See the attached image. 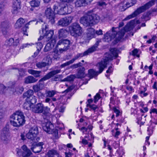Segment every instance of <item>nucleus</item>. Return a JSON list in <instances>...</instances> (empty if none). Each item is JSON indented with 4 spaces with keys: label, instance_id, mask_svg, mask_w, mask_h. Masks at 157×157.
Returning a JSON list of instances; mask_svg holds the SVG:
<instances>
[{
    "label": "nucleus",
    "instance_id": "obj_1",
    "mask_svg": "<svg viewBox=\"0 0 157 157\" xmlns=\"http://www.w3.org/2000/svg\"><path fill=\"white\" fill-rule=\"evenodd\" d=\"M118 56V51L116 48L110 50V53H106L104 55V58L98 63L97 66L99 69V71H96L93 69H90L88 71V74L90 78H92L101 73L104 69L107 67L108 62L112 60L113 57L117 58Z\"/></svg>",
    "mask_w": 157,
    "mask_h": 157
},
{
    "label": "nucleus",
    "instance_id": "obj_2",
    "mask_svg": "<svg viewBox=\"0 0 157 157\" xmlns=\"http://www.w3.org/2000/svg\"><path fill=\"white\" fill-rule=\"evenodd\" d=\"M10 123L14 127H19L23 125L25 123V116L21 111H18L10 117Z\"/></svg>",
    "mask_w": 157,
    "mask_h": 157
},
{
    "label": "nucleus",
    "instance_id": "obj_3",
    "mask_svg": "<svg viewBox=\"0 0 157 157\" xmlns=\"http://www.w3.org/2000/svg\"><path fill=\"white\" fill-rule=\"evenodd\" d=\"M90 12H88L86 16L82 17L80 19V23L84 26H91L97 23L99 21V16L94 13L90 14Z\"/></svg>",
    "mask_w": 157,
    "mask_h": 157
},
{
    "label": "nucleus",
    "instance_id": "obj_4",
    "mask_svg": "<svg viewBox=\"0 0 157 157\" xmlns=\"http://www.w3.org/2000/svg\"><path fill=\"white\" fill-rule=\"evenodd\" d=\"M61 72L60 69H57L52 71L48 73L39 80V82L38 83L33 86V89L34 92H37L43 89V85L40 82L48 80L56 75L60 73Z\"/></svg>",
    "mask_w": 157,
    "mask_h": 157
},
{
    "label": "nucleus",
    "instance_id": "obj_5",
    "mask_svg": "<svg viewBox=\"0 0 157 157\" xmlns=\"http://www.w3.org/2000/svg\"><path fill=\"white\" fill-rule=\"evenodd\" d=\"M43 36H40V38L38 39V40H41L43 38L46 41H51V40L55 39L56 42L57 37L54 36V33L53 30H48V26L47 25H44V28L42 29Z\"/></svg>",
    "mask_w": 157,
    "mask_h": 157
},
{
    "label": "nucleus",
    "instance_id": "obj_6",
    "mask_svg": "<svg viewBox=\"0 0 157 157\" xmlns=\"http://www.w3.org/2000/svg\"><path fill=\"white\" fill-rule=\"evenodd\" d=\"M154 4V1L151 0L146 3L143 6L138 8L132 14L128 16L124 19V20L130 19L133 18L139 14L144 12L146 10L149 8L150 7Z\"/></svg>",
    "mask_w": 157,
    "mask_h": 157
},
{
    "label": "nucleus",
    "instance_id": "obj_7",
    "mask_svg": "<svg viewBox=\"0 0 157 157\" xmlns=\"http://www.w3.org/2000/svg\"><path fill=\"white\" fill-rule=\"evenodd\" d=\"M71 42L70 40L67 39L59 40L56 46V47L59 49L60 52L66 51L70 48Z\"/></svg>",
    "mask_w": 157,
    "mask_h": 157
},
{
    "label": "nucleus",
    "instance_id": "obj_8",
    "mask_svg": "<svg viewBox=\"0 0 157 157\" xmlns=\"http://www.w3.org/2000/svg\"><path fill=\"white\" fill-rule=\"evenodd\" d=\"M70 32L72 36L76 38L81 36L83 33L82 28L77 23H73L70 27Z\"/></svg>",
    "mask_w": 157,
    "mask_h": 157
},
{
    "label": "nucleus",
    "instance_id": "obj_9",
    "mask_svg": "<svg viewBox=\"0 0 157 157\" xmlns=\"http://www.w3.org/2000/svg\"><path fill=\"white\" fill-rule=\"evenodd\" d=\"M117 28L112 27V30L109 31L104 35V40L105 41L109 42L110 41L116 37V39L117 41H119L121 39H118L117 35V30L115 29H117Z\"/></svg>",
    "mask_w": 157,
    "mask_h": 157
},
{
    "label": "nucleus",
    "instance_id": "obj_10",
    "mask_svg": "<svg viewBox=\"0 0 157 157\" xmlns=\"http://www.w3.org/2000/svg\"><path fill=\"white\" fill-rule=\"evenodd\" d=\"M45 15L46 17L50 20L52 24L55 23V13L51 8H48L45 11Z\"/></svg>",
    "mask_w": 157,
    "mask_h": 157
},
{
    "label": "nucleus",
    "instance_id": "obj_11",
    "mask_svg": "<svg viewBox=\"0 0 157 157\" xmlns=\"http://www.w3.org/2000/svg\"><path fill=\"white\" fill-rule=\"evenodd\" d=\"M73 19V17L71 16L62 18L58 21V25L62 27H66L71 23Z\"/></svg>",
    "mask_w": 157,
    "mask_h": 157
},
{
    "label": "nucleus",
    "instance_id": "obj_12",
    "mask_svg": "<svg viewBox=\"0 0 157 157\" xmlns=\"http://www.w3.org/2000/svg\"><path fill=\"white\" fill-rule=\"evenodd\" d=\"M19 44V39L14 40L13 38H10L6 41L5 45L8 47H16Z\"/></svg>",
    "mask_w": 157,
    "mask_h": 157
},
{
    "label": "nucleus",
    "instance_id": "obj_13",
    "mask_svg": "<svg viewBox=\"0 0 157 157\" xmlns=\"http://www.w3.org/2000/svg\"><path fill=\"white\" fill-rule=\"evenodd\" d=\"M130 30L131 27L130 24L128 23L123 29L117 33V36L118 39H122L124 36L125 33L129 31Z\"/></svg>",
    "mask_w": 157,
    "mask_h": 157
},
{
    "label": "nucleus",
    "instance_id": "obj_14",
    "mask_svg": "<svg viewBox=\"0 0 157 157\" xmlns=\"http://www.w3.org/2000/svg\"><path fill=\"white\" fill-rule=\"evenodd\" d=\"M20 0H14L13 3V10L12 13L14 14H17L21 8Z\"/></svg>",
    "mask_w": 157,
    "mask_h": 157
},
{
    "label": "nucleus",
    "instance_id": "obj_15",
    "mask_svg": "<svg viewBox=\"0 0 157 157\" xmlns=\"http://www.w3.org/2000/svg\"><path fill=\"white\" fill-rule=\"evenodd\" d=\"M11 139L10 134L1 133L0 140L3 144H6L9 143Z\"/></svg>",
    "mask_w": 157,
    "mask_h": 157
},
{
    "label": "nucleus",
    "instance_id": "obj_16",
    "mask_svg": "<svg viewBox=\"0 0 157 157\" xmlns=\"http://www.w3.org/2000/svg\"><path fill=\"white\" fill-rule=\"evenodd\" d=\"M44 109L43 105L42 103H38L32 107V110L36 113H40L43 112Z\"/></svg>",
    "mask_w": 157,
    "mask_h": 157
},
{
    "label": "nucleus",
    "instance_id": "obj_17",
    "mask_svg": "<svg viewBox=\"0 0 157 157\" xmlns=\"http://www.w3.org/2000/svg\"><path fill=\"white\" fill-rule=\"evenodd\" d=\"M21 148V153L22 157H29L32 155V152L30 150L28 149L25 145H23Z\"/></svg>",
    "mask_w": 157,
    "mask_h": 157
},
{
    "label": "nucleus",
    "instance_id": "obj_18",
    "mask_svg": "<svg viewBox=\"0 0 157 157\" xmlns=\"http://www.w3.org/2000/svg\"><path fill=\"white\" fill-rule=\"evenodd\" d=\"M43 142H39L33 144V147L31 148V150L35 153H38L41 151L42 148Z\"/></svg>",
    "mask_w": 157,
    "mask_h": 157
},
{
    "label": "nucleus",
    "instance_id": "obj_19",
    "mask_svg": "<svg viewBox=\"0 0 157 157\" xmlns=\"http://www.w3.org/2000/svg\"><path fill=\"white\" fill-rule=\"evenodd\" d=\"M1 28L3 34L6 35L7 34L9 31L10 25L7 22L4 21L2 22L1 23Z\"/></svg>",
    "mask_w": 157,
    "mask_h": 157
},
{
    "label": "nucleus",
    "instance_id": "obj_20",
    "mask_svg": "<svg viewBox=\"0 0 157 157\" xmlns=\"http://www.w3.org/2000/svg\"><path fill=\"white\" fill-rule=\"evenodd\" d=\"M42 116L44 120H47V121L49 120V117L51 115L50 108L48 106L44 107L43 112Z\"/></svg>",
    "mask_w": 157,
    "mask_h": 157
},
{
    "label": "nucleus",
    "instance_id": "obj_21",
    "mask_svg": "<svg viewBox=\"0 0 157 157\" xmlns=\"http://www.w3.org/2000/svg\"><path fill=\"white\" fill-rule=\"evenodd\" d=\"M56 42L55 39H53L51 41H49L46 45L44 51V52H47L50 51L54 47Z\"/></svg>",
    "mask_w": 157,
    "mask_h": 157
},
{
    "label": "nucleus",
    "instance_id": "obj_22",
    "mask_svg": "<svg viewBox=\"0 0 157 157\" xmlns=\"http://www.w3.org/2000/svg\"><path fill=\"white\" fill-rule=\"evenodd\" d=\"M6 110L3 102H0V124L3 118Z\"/></svg>",
    "mask_w": 157,
    "mask_h": 157
},
{
    "label": "nucleus",
    "instance_id": "obj_23",
    "mask_svg": "<svg viewBox=\"0 0 157 157\" xmlns=\"http://www.w3.org/2000/svg\"><path fill=\"white\" fill-rule=\"evenodd\" d=\"M92 0H76L75 2V6L80 7L84 5L90 3Z\"/></svg>",
    "mask_w": 157,
    "mask_h": 157
},
{
    "label": "nucleus",
    "instance_id": "obj_24",
    "mask_svg": "<svg viewBox=\"0 0 157 157\" xmlns=\"http://www.w3.org/2000/svg\"><path fill=\"white\" fill-rule=\"evenodd\" d=\"M87 37L89 40L94 38L95 36V30L93 28H90L87 30Z\"/></svg>",
    "mask_w": 157,
    "mask_h": 157
},
{
    "label": "nucleus",
    "instance_id": "obj_25",
    "mask_svg": "<svg viewBox=\"0 0 157 157\" xmlns=\"http://www.w3.org/2000/svg\"><path fill=\"white\" fill-rule=\"evenodd\" d=\"M58 35L59 38H65L68 35V32L67 30L64 29H61L58 30Z\"/></svg>",
    "mask_w": 157,
    "mask_h": 157
},
{
    "label": "nucleus",
    "instance_id": "obj_26",
    "mask_svg": "<svg viewBox=\"0 0 157 157\" xmlns=\"http://www.w3.org/2000/svg\"><path fill=\"white\" fill-rule=\"evenodd\" d=\"M85 68L84 67H82L78 69V73L76 77L78 78H83L85 76V74L84 72Z\"/></svg>",
    "mask_w": 157,
    "mask_h": 157
},
{
    "label": "nucleus",
    "instance_id": "obj_27",
    "mask_svg": "<svg viewBox=\"0 0 157 157\" xmlns=\"http://www.w3.org/2000/svg\"><path fill=\"white\" fill-rule=\"evenodd\" d=\"M91 53L90 50L88 49L87 50L85 51L83 53H79L77 55L74 57L72 59L73 60L74 62L79 57H82L85 56H86L90 54Z\"/></svg>",
    "mask_w": 157,
    "mask_h": 157
},
{
    "label": "nucleus",
    "instance_id": "obj_28",
    "mask_svg": "<svg viewBox=\"0 0 157 157\" xmlns=\"http://www.w3.org/2000/svg\"><path fill=\"white\" fill-rule=\"evenodd\" d=\"M34 94L33 91L32 90H29L26 92H25L23 94V97L24 98H26L25 100L28 98H30L33 96Z\"/></svg>",
    "mask_w": 157,
    "mask_h": 157
},
{
    "label": "nucleus",
    "instance_id": "obj_29",
    "mask_svg": "<svg viewBox=\"0 0 157 157\" xmlns=\"http://www.w3.org/2000/svg\"><path fill=\"white\" fill-rule=\"evenodd\" d=\"M37 79L33 77L29 76L25 78V82L26 84H29L35 82L37 81Z\"/></svg>",
    "mask_w": 157,
    "mask_h": 157
},
{
    "label": "nucleus",
    "instance_id": "obj_30",
    "mask_svg": "<svg viewBox=\"0 0 157 157\" xmlns=\"http://www.w3.org/2000/svg\"><path fill=\"white\" fill-rule=\"evenodd\" d=\"M25 20L22 18H20L17 21L15 27L17 28H20L24 25Z\"/></svg>",
    "mask_w": 157,
    "mask_h": 157
},
{
    "label": "nucleus",
    "instance_id": "obj_31",
    "mask_svg": "<svg viewBox=\"0 0 157 157\" xmlns=\"http://www.w3.org/2000/svg\"><path fill=\"white\" fill-rule=\"evenodd\" d=\"M58 99H56L55 98L52 97L51 98H46L44 100V102L48 103L49 105L51 104V105L53 107H55L54 103L52 102L53 101H58Z\"/></svg>",
    "mask_w": 157,
    "mask_h": 157
},
{
    "label": "nucleus",
    "instance_id": "obj_32",
    "mask_svg": "<svg viewBox=\"0 0 157 157\" xmlns=\"http://www.w3.org/2000/svg\"><path fill=\"white\" fill-rule=\"evenodd\" d=\"M28 72L29 74L33 75L35 77H38L40 76V74L41 73V71L29 69L28 70Z\"/></svg>",
    "mask_w": 157,
    "mask_h": 157
},
{
    "label": "nucleus",
    "instance_id": "obj_33",
    "mask_svg": "<svg viewBox=\"0 0 157 157\" xmlns=\"http://www.w3.org/2000/svg\"><path fill=\"white\" fill-rule=\"evenodd\" d=\"M56 93V91L55 90H46L45 94L47 98H50L53 97Z\"/></svg>",
    "mask_w": 157,
    "mask_h": 157
},
{
    "label": "nucleus",
    "instance_id": "obj_34",
    "mask_svg": "<svg viewBox=\"0 0 157 157\" xmlns=\"http://www.w3.org/2000/svg\"><path fill=\"white\" fill-rule=\"evenodd\" d=\"M157 124V123L152 122L151 121H150L149 124H148L149 127L147 129V131L150 132L149 134L151 135L152 134V130Z\"/></svg>",
    "mask_w": 157,
    "mask_h": 157
},
{
    "label": "nucleus",
    "instance_id": "obj_35",
    "mask_svg": "<svg viewBox=\"0 0 157 157\" xmlns=\"http://www.w3.org/2000/svg\"><path fill=\"white\" fill-rule=\"evenodd\" d=\"M51 54L50 52L43 59L44 62L46 63L47 66L49 65L52 63V60L51 57L50 56Z\"/></svg>",
    "mask_w": 157,
    "mask_h": 157
},
{
    "label": "nucleus",
    "instance_id": "obj_36",
    "mask_svg": "<svg viewBox=\"0 0 157 157\" xmlns=\"http://www.w3.org/2000/svg\"><path fill=\"white\" fill-rule=\"evenodd\" d=\"M24 88L22 86L18 85L16 87L15 90H13V93H16L17 94L20 93L24 91Z\"/></svg>",
    "mask_w": 157,
    "mask_h": 157
},
{
    "label": "nucleus",
    "instance_id": "obj_37",
    "mask_svg": "<svg viewBox=\"0 0 157 157\" xmlns=\"http://www.w3.org/2000/svg\"><path fill=\"white\" fill-rule=\"evenodd\" d=\"M60 7V6L59 4L58 3H56L54 5L53 9L54 10V11L56 12L57 13L61 15H63L64 14V13H63V12H61L60 11H58V9H59V8Z\"/></svg>",
    "mask_w": 157,
    "mask_h": 157
},
{
    "label": "nucleus",
    "instance_id": "obj_38",
    "mask_svg": "<svg viewBox=\"0 0 157 157\" xmlns=\"http://www.w3.org/2000/svg\"><path fill=\"white\" fill-rule=\"evenodd\" d=\"M100 42V41H97L96 42L95 44L94 45L88 48L91 53L94 52L97 50V48L99 45Z\"/></svg>",
    "mask_w": 157,
    "mask_h": 157
},
{
    "label": "nucleus",
    "instance_id": "obj_39",
    "mask_svg": "<svg viewBox=\"0 0 157 157\" xmlns=\"http://www.w3.org/2000/svg\"><path fill=\"white\" fill-rule=\"evenodd\" d=\"M126 5L127 7L133 6L136 3V0H125Z\"/></svg>",
    "mask_w": 157,
    "mask_h": 157
},
{
    "label": "nucleus",
    "instance_id": "obj_40",
    "mask_svg": "<svg viewBox=\"0 0 157 157\" xmlns=\"http://www.w3.org/2000/svg\"><path fill=\"white\" fill-rule=\"evenodd\" d=\"M30 3L32 7H38L40 5V0H32L30 2Z\"/></svg>",
    "mask_w": 157,
    "mask_h": 157
},
{
    "label": "nucleus",
    "instance_id": "obj_41",
    "mask_svg": "<svg viewBox=\"0 0 157 157\" xmlns=\"http://www.w3.org/2000/svg\"><path fill=\"white\" fill-rule=\"evenodd\" d=\"M29 131L31 133L33 134L34 136H36L38 134V131L37 127L34 126L31 128L29 130Z\"/></svg>",
    "mask_w": 157,
    "mask_h": 157
},
{
    "label": "nucleus",
    "instance_id": "obj_42",
    "mask_svg": "<svg viewBox=\"0 0 157 157\" xmlns=\"http://www.w3.org/2000/svg\"><path fill=\"white\" fill-rule=\"evenodd\" d=\"M26 101L29 102L32 104H33L36 102L37 99L35 96H33L30 98H28L26 99Z\"/></svg>",
    "mask_w": 157,
    "mask_h": 157
},
{
    "label": "nucleus",
    "instance_id": "obj_43",
    "mask_svg": "<svg viewBox=\"0 0 157 157\" xmlns=\"http://www.w3.org/2000/svg\"><path fill=\"white\" fill-rule=\"evenodd\" d=\"M36 66L39 69H41L42 68L45 67L47 65L44 61L39 62L36 63Z\"/></svg>",
    "mask_w": 157,
    "mask_h": 157
},
{
    "label": "nucleus",
    "instance_id": "obj_44",
    "mask_svg": "<svg viewBox=\"0 0 157 157\" xmlns=\"http://www.w3.org/2000/svg\"><path fill=\"white\" fill-rule=\"evenodd\" d=\"M49 120L47 121V120H46V121H45V122L46 123V124L45 126H44L43 127L44 130L47 132H49L51 130L49 126L50 122H49Z\"/></svg>",
    "mask_w": 157,
    "mask_h": 157
},
{
    "label": "nucleus",
    "instance_id": "obj_45",
    "mask_svg": "<svg viewBox=\"0 0 157 157\" xmlns=\"http://www.w3.org/2000/svg\"><path fill=\"white\" fill-rule=\"evenodd\" d=\"M57 151L54 149H52L48 151V155L54 156V155H58Z\"/></svg>",
    "mask_w": 157,
    "mask_h": 157
},
{
    "label": "nucleus",
    "instance_id": "obj_46",
    "mask_svg": "<svg viewBox=\"0 0 157 157\" xmlns=\"http://www.w3.org/2000/svg\"><path fill=\"white\" fill-rule=\"evenodd\" d=\"M75 76L74 75H71L67 77V78L63 79V81H65L71 82L73 81L75 78Z\"/></svg>",
    "mask_w": 157,
    "mask_h": 157
},
{
    "label": "nucleus",
    "instance_id": "obj_47",
    "mask_svg": "<svg viewBox=\"0 0 157 157\" xmlns=\"http://www.w3.org/2000/svg\"><path fill=\"white\" fill-rule=\"evenodd\" d=\"M26 137L29 139H30L31 140H33L36 137V136H34L33 134L31 133L29 131L26 135Z\"/></svg>",
    "mask_w": 157,
    "mask_h": 157
},
{
    "label": "nucleus",
    "instance_id": "obj_48",
    "mask_svg": "<svg viewBox=\"0 0 157 157\" xmlns=\"http://www.w3.org/2000/svg\"><path fill=\"white\" fill-rule=\"evenodd\" d=\"M19 74V77L18 79H20V77L24 76L25 75V71L23 69L21 68L18 69Z\"/></svg>",
    "mask_w": 157,
    "mask_h": 157
},
{
    "label": "nucleus",
    "instance_id": "obj_49",
    "mask_svg": "<svg viewBox=\"0 0 157 157\" xmlns=\"http://www.w3.org/2000/svg\"><path fill=\"white\" fill-rule=\"evenodd\" d=\"M74 62L73 60L72 59L71 60L64 63H63L60 66V67L61 68L64 67H65L68 66L71 64H72Z\"/></svg>",
    "mask_w": 157,
    "mask_h": 157
},
{
    "label": "nucleus",
    "instance_id": "obj_50",
    "mask_svg": "<svg viewBox=\"0 0 157 157\" xmlns=\"http://www.w3.org/2000/svg\"><path fill=\"white\" fill-rule=\"evenodd\" d=\"M6 88V87L3 84L0 83V94H4L5 93V89Z\"/></svg>",
    "mask_w": 157,
    "mask_h": 157
},
{
    "label": "nucleus",
    "instance_id": "obj_51",
    "mask_svg": "<svg viewBox=\"0 0 157 157\" xmlns=\"http://www.w3.org/2000/svg\"><path fill=\"white\" fill-rule=\"evenodd\" d=\"M31 106V104L29 102H27L24 103L23 108L24 109L29 110L32 108Z\"/></svg>",
    "mask_w": 157,
    "mask_h": 157
},
{
    "label": "nucleus",
    "instance_id": "obj_52",
    "mask_svg": "<svg viewBox=\"0 0 157 157\" xmlns=\"http://www.w3.org/2000/svg\"><path fill=\"white\" fill-rule=\"evenodd\" d=\"M29 22L27 23L25 25L24 27L22 28V30L23 32V34L24 35H25L28 36V34L27 33L26 31L27 29H28V25L29 24Z\"/></svg>",
    "mask_w": 157,
    "mask_h": 157
},
{
    "label": "nucleus",
    "instance_id": "obj_53",
    "mask_svg": "<svg viewBox=\"0 0 157 157\" xmlns=\"http://www.w3.org/2000/svg\"><path fill=\"white\" fill-rule=\"evenodd\" d=\"M65 108V106H64L63 105H62L60 106L59 108H58V106L57 105L55 108V110H56L58 109L59 112L63 113L64 111Z\"/></svg>",
    "mask_w": 157,
    "mask_h": 157
},
{
    "label": "nucleus",
    "instance_id": "obj_54",
    "mask_svg": "<svg viewBox=\"0 0 157 157\" xmlns=\"http://www.w3.org/2000/svg\"><path fill=\"white\" fill-rule=\"evenodd\" d=\"M144 20L147 21L150 19V18L149 16L148 13H144L141 17Z\"/></svg>",
    "mask_w": 157,
    "mask_h": 157
},
{
    "label": "nucleus",
    "instance_id": "obj_55",
    "mask_svg": "<svg viewBox=\"0 0 157 157\" xmlns=\"http://www.w3.org/2000/svg\"><path fill=\"white\" fill-rule=\"evenodd\" d=\"M138 53V50L136 49H135L132 51V52H130V55H132L133 56H136L137 57H139L140 55L137 54Z\"/></svg>",
    "mask_w": 157,
    "mask_h": 157
},
{
    "label": "nucleus",
    "instance_id": "obj_56",
    "mask_svg": "<svg viewBox=\"0 0 157 157\" xmlns=\"http://www.w3.org/2000/svg\"><path fill=\"white\" fill-rule=\"evenodd\" d=\"M87 106L89 107L91 109L93 110L94 111L97 109H98V106L94 104H87Z\"/></svg>",
    "mask_w": 157,
    "mask_h": 157
},
{
    "label": "nucleus",
    "instance_id": "obj_57",
    "mask_svg": "<svg viewBox=\"0 0 157 157\" xmlns=\"http://www.w3.org/2000/svg\"><path fill=\"white\" fill-rule=\"evenodd\" d=\"M10 134L9 130V128L7 127H4L1 131V133Z\"/></svg>",
    "mask_w": 157,
    "mask_h": 157
},
{
    "label": "nucleus",
    "instance_id": "obj_58",
    "mask_svg": "<svg viewBox=\"0 0 157 157\" xmlns=\"http://www.w3.org/2000/svg\"><path fill=\"white\" fill-rule=\"evenodd\" d=\"M16 84L15 82H10L7 83V87L8 88H13L14 87Z\"/></svg>",
    "mask_w": 157,
    "mask_h": 157
},
{
    "label": "nucleus",
    "instance_id": "obj_59",
    "mask_svg": "<svg viewBox=\"0 0 157 157\" xmlns=\"http://www.w3.org/2000/svg\"><path fill=\"white\" fill-rule=\"evenodd\" d=\"M82 65V63L80 62H79L78 63L73 64V65L71 66L70 67L71 68L73 69L78 68L79 67H81Z\"/></svg>",
    "mask_w": 157,
    "mask_h": 157
},
{
    "label": "nucleus",
    "instance_id": "obj_60",
    "mask_svg": "<svg viewBox=\"0 0 157 157\" xmlns=\"http://www.w3.org/2000/svg\"><path fill=\"white\" fill-rule=\"evenodd\" d=\"M36 44V48L37 49L38 51V52H39L40 51L41 48L43 47V44L41 42H39L37 43Z\"/></svg>",
    "mask_w": 157,
    "mask_h": 157
},
{
    "label": "nucleus",
    "instance_id": "obj_61",
    "mask_svg": "<svg viewBox=\"0 0 157 157\" xmlns=\"http://www.w3.org/2000/svg\"><path fill=\"white\" fill-rule=\"evenodd\" d=\"M100 98V94L99 93H97L94 97V102L96 103Z\"/></svg>",
    "mask_w": 157,
    "mask_h": 157
},
{
    "label": "nucleus",
    "instance_id": "obj_62",
    "mask_svg": "<svg viewBox=\"0 0 157 157\" xmlns=\"http://www.w3.org/2000/svg\"><path fill=\"white\" fill-rule=\"evenodd\" d=\"M53 135L54 136L56 139H58L59 138V136L58 135V132L57 130H55L53 132Z\"/></svg>",
    "mask_w": 157,
    "mask_h": 157
},
{
    "label": "nucleus",
    "instance_id": "obj_63",
    "mask_svg": "<svg viewBox=\"0 0 157 157\" xmlns=\"http://www.w3.org/2000/svg\"><path fill=\"white\" fill-rule=\"evenodd\" d=\"M113 111L116 113V117H117L119 115L120 112L118 109L115 108H113Z\"/></svg>",
    "mask_w": 157,
    "mask_h": 157
},
{
    "label": "nucleus",
    "instance_id": "obj_64",
    "mask_svg": "<svg viewBox=\"0 0 157 157\" xmlns=\"http://www.w3.org/2000/svg\"><path fill=\"white\" fill-rule=\"evenodd\" d=\"M120 132L119 131H116L115 133H112L113 136L116 138H118V136L120 134Z\"/></svg>",
    "mask_w": 157,
    "mask_h": 157
}]
</instances>
